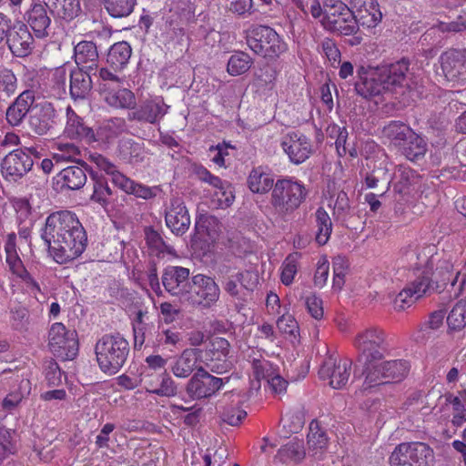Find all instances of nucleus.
I'll return each instance as SVG.
<instances>
[{
  "instance_id": "f257e3e1",
  "label": "nucleus",
  "mask_w": 466,
  "mask_h": 466,
  "mask_svg": "<svg viewBox=\"0 0 466 466\" xmlns=\"http://www.w3.org/2000/svg\"><path fill=\"white\" fill-rule=\"evenodd\" d=\"M49 253L58 264L77 258L86 249L87 238L76 215L68 210L50 214L41 234Z\"/></svg>"
},
{
  "instance_id": "f03ea898",
  "label": "nucleus",
  "mask_w": 466,
  "mask_h": 466,
  "mask_svg": "<svg viewBox=\"0 0 466 466\" xmlns=\"http://www.w3.org/2000/svg\"><path fill=\"white\" fill-rule=\"evenodd\" d=\"M408 70L409 64L405 60L377 67L361 66L358 70L359 80L355 84V89L365 98L378 96L388 91H396L408 86Z\"/></svg>"
},
{
  "instance_id": "7ed1b4c3",
  "label": "nucleus",
  "mask_w": 466,
  "mask_h": 466,
  "mask_svg": "<svg viewBox=\"0 0 466 466\" xmlns=\"http://www.w3.org/2000/svg\"><path fill=\"white\" fill-rule=\"evenodd\" d=\"M308 194L303 182L286 177L275 182L269 204L274 212L283 218L297 210L306 201Z\"/></svg>"
},
{
  "instance_id": "20e7f679",
  "label": "nucleus",
  "mask_w": 466,
  "mask_h": 466,
  "mask_svg": "<svg viewBox=\"0 0 466 466\" xmlns=\"http://www.w3.org/2000/svg\"><path fill=\"white\" fill-rule=\"evenodd\" d=\"M129 345L119 334L105 335L96 345V355L100 369L108 374H116L127 360Z\"/></svg>"
},
{
  "instance_id": "39448f33",
  "label": "nucleus",
  "mask_w": 466,
  "mask_h": 466,
  "mask_svg": "<svg viewBox=\"0 0 466 466\" xmlns=\"http://www.w3.org/2000/svg\"><path fill=\"white\" fill-rule=\"evenodd\" d=\"M89 159L98 169L109 175L113 184L127 194H131L144 199H150L156 196V188L137 183L127 177L118 171L116 167L104 156L93 153L90 154Z\"/></svg>"
},
{
  "instance_id": "423d86ee",
  "label": "nucleus",
  "mask_w": 466,
  "mask_h": 466,
  "mask_svg": "<svg viewBox=\"0 0 466 466\" xmlns=\"http://www.w3.org/2000/svg\"><path fill=\"white\" fill-rule=\"evenodd\" d=\"M196 233L192 238V247L202 250L203 253L211 252L215 245L220 240L223 226L219 220L198 207V216L195 224Z\"/></svg>"
},
{
  "instance_id": "0eeeda50",
  "label": "nucleus",
  "mask_w": 466,
  "mask_h": 466,
  "mask_svg": "<svg viewBox=\"0 0 466 466\" xmlns=\"http://www.w3.org/2000/svg\"><path fill=\"white\" fill-rule=\"evenodd\" d=\"M339 4L342 11L338 18H329L330 26L329 29H354V24L371 29L376 27L381 20L382 15L379 7H374L372 11L370 8L350 11L347 6H342L341 2H339ZM332 15L335 16L334 14Z\"/></svg>"
},
{
  "instance_id": "6e6552de",
  "label": "nucleus",
  "mask_w": 466,
  "mask_h": 466,
  "mask_svg": "<svg viewBox=\"0 0 466 466\" xmlns=\"http://www.w3.org/2000/svg\"><path fill=\"white\" fill-rule=\"evenodd\" d=\"M48 347L61 360H73L78 351L76 335L60 322L54 323L48 332Z\"/></svg>"
},
{
  "instance_id": "1a4fd4ad",
  "label": "nucleus",
  "mask_w": 466,
  "mask_h": 466,
  "mask_svg": "<svg viewBox=\"0 0 466 466\" xmlns=\"http://www.w3.org/2000/svg\"><path fill=\"white\" fill-rule=\"evenodd\" d=\"M219 294V288L212 278L198 274L191 279V286L185 300L194 306L207 309L218 301Z\"/></svg>"
},
{
  "instance_id": "9d476101",
  "label": "nucleus",
  "mask_w": 466,
  "mask_h": 466,
  "mask_svg": "<svg viewBox=\"0 0 466 466\" xmlns=\"http://www.w3.org/2000/svg\"><path fill=\"white\" fill-rule=\"evenodd\" d=\"M353 344L365 360H382L386 351L385 333L378 327L367 328L356 335Z\"/></svg>"
},
{
  "instance_id": "9b49d317",
  "label": "nucleus",
  "mask_w": 466,
  "mask_h": 466,
  "mask_svg": "<svg viewBox=\"0 0 466 466\" xmlns=\"http://www.w3.org/2000/svg\"><path fill=\"white\" fill-rule=\"evenodd\" d=\"M247 44L256 54L273 58L286 49L277 31H247Z\"/></svg>"
},
{
  "instance_id": "f8f14e48",
  "label": "nucleus",
  "mask_w": 466,
  "mask_h": 466,
  "mask_svg": "<svg viewBox=\"0 0 466 466\" xmlns=\"http://www.w3.org/2000/svg\"><path fill=\"white\" fill-rule=\"evenodd\" d=\"M352 361L348 358L328 357L319 369V374L322 380H329L334 389L343 388L351 374Z\"/></svg>"
},
{
  "instance_id": "ddd939ff",
  "label": "nucleus",
  "mask_w": 466,
  "mask_h": 466,
  "mask_svg": "<svg viewBox=\"0 0 466 466\" xmlns=\"http://www.w3.org/2000/svg\"><path fill=\"white\" fill-rule=\"evenodd\" d=\"M280 147L289 160L295 165L304 163L314 151L310 138L300 132L286 134L281 138Z\"/></svg>"
},
{
  "instance_id": "4468645a",
  "label": "nucleus",
  "mask_w": 466,
  "mask_h": 466,
  "mask_svg": "<svg viewBox=\"0 0 466 466\" xmlns=\"http://www.w3.org/2000/svg\"><path fill=\"white\" fill-rule=\"evenodd\" d=\"M198 175L200 180L208 183L213 187L210 208H226L233 203L235 195L228 182L222 181L204 167L198 169Z\"/></svg>"
},
{
  "instance_id": "2eb2a0df",
  "label": "nucleus",
  "mask_w": 466,
  "mask_h": 466,
  "mask_svg": "<svg viewBox=\"0 0 466 466\" xmlns=\"http://www.w3.org/2000/svg\"><path fill=\"white\" fill-rule=\"evenodd\" d=\"M445 78L458 85L466 84V50H449L440 57Z\"/></svg>"
},
{
  "instance_id": "dca6fc26",
  "label": "nucleus",
  "mask_w": 466,
  "mask_h": 466,
  "mask_svg": "<svg viewBox=\"0 0 466 466\" xmlns=\"http://www.w3.org/2000/svg\"><path fill=\"white\" fill-rule=\"evenodd\" d=\"M224 385L223 379L212 376L199 368L187 384V392L192 399H204L211 397Z\"/></svg>"
},
{
  "instance_id": "f3484780",
  "label": "nucleus",
  "mask_w": 466,
  "mask_h": 466,
  "mask_svg": "<svg viewBox=\"0 0 466 466\" xmlns=\"http://www.w3.org/2000/svg\"><path fill=\"white\" fill-rule=\"evenodd\" d=\"M140 382L143 389L150 394L158 397H173L177 392V387L175 380L166 371L158 373H140Z\"/></svg>"
},
{
  "instance_id": "a211bd4d",
  "label": "nucleus",
  "mask_w": 466,
  "mask_h": 466,
  "mask_svg": "<svg viewBox=\"0 0 466 466\" xmlns=\"http://www.w3.org/2000/svg\"><path fill=\"white\" fill-rule=\"evenodd\" d=\"M31 156L23 150H13L5 157L1 163L3 177L10 181H16L25 176L33 167Z\"/></svg>"
},
{
  "instance_id": "6ab92c4d",
  "label": "nucleus",
  "mask_w": 466,
  "mask_h": 466,
  "mask_svg": "<svg viewBox=\"0 0 466 466\" xmlns=\"http://www.w3.org/2000/svg\"><path fill=\"white\" fill-rule=\"evenodd\" d=\"M204 350L200 349H185L173 361L171 371L173 375L179 379L189 377L194 370L198 372L199 368H204L203 363Z\"/></svg>"
},
{
  "instance_id": "aec40b11",
  "label": "nucleus",
  "mask_w": 466,
  "mask_h": 466,
  "mask_svg": "<svg viewBox=\"0 0 466 466\" xmlns=\"http://www.w3.org/2000/svg\"><path fill=\"white\" fill-rule=\"evenodd\" d=\"M162 282L170 294L185 299L191 286L189 269L178 266H169L163 272Z\"/></svg>"
},
{
  "instance_id": "412c9836",
  "label": "nucleus",
  "mask_w": 466,
  "mask_h": 466,
  "mask_svg": "<svg viewBox=\"0 0 466 466\" xmlns=\"http://www.w3.org/2000/svg\"><path fill=\"white\" fill-rule=\"evenodd\" d=\"M166 225L170 230L179 236L186 233L190 226V217L184 202L175 198L166 211Z\"/></svg>"
},
{
  "instance_id": "4be33fe9",
  "label": "nucleus",
  "mask_w": 466,
  "mask_h": 466,
  "mask_svg": "<svg viewBox=\"0 0 466 466\" xmlns=\"http://www.w3.org/2000/svg\"><path fill=\"white\" fill-rule=\"evenodd\" d=\"M228 353V341L224 338L216 337L212 339L208 349L203 353V363L206 367L210 368L213 372L220 373L228 366L225 360Z\"/></svg>"
},
{
  "instance_id": "5701e85b",
  "label": "nucleus",
  "mask_w": 466,
  "mask_h": 466,
  "mask_svg": "<svg viewBox=\"0 0 466 466\" xmlns=\"http://www.w3.org/2000/svg\"><path fill=\"white\" fill-rule=\"evenodd\" d=\"M253 372L257 379V387L259 380H266L274 393L281 394L286 391L288 381L284 380L268 360H256L253 362Z\"/></svg>"
},
{
  "instance_id": "b1692460",
  "label": "nucleus",
  "mask_w": 466,
  "mask_h": 466,
  "mask_svg": "<svg viewBox=\"0 0 466 466\" xmlns=\"http://www.w3.org/2000/svg\"><path fill=\"white\" fill-rule=\"evenodd\" d=\"M419 262L416 264V270L419 272L418 278L410 282L406 288L413 293V297L418 299L428 294L432 289L431 275L432 274L433 262L427 256L418 257Z\"/></svg>"
},
{
  "instance_id": "393cba45",
  "label": "nucleus",
  "mask_w": 466,
  "mask_h": 466,
  "mask_svg": "<svg viewBox=\"0 0 466 466\" xmlns=\"http://www.w3.org/2000/svg\"><path fill=\"white\" fill-rule=\"evenodd\" d=\"M433 274L442 286L451 283L456 295L466 289V261L462 268L456 272L453 271V265L450 261H443Z\"/></svg>"
},
{
  "instance_id": "a878e982",
  "label": "nucleus",
  "mask_w": 466,
  "mask_h": 466,
  "mask_svg": "<svg viewBox=\"0 0 466 466\" xmlns=\"http://www.w3.org/2000/svg\"><path fill=\"white\" fill-rule=\"evenodd\" d=\"M168 107L161 96H155L143 102L138 109L132 112L131 117L155 124L167 113Z\"/></svg>"
},
{
  "instance_id": "bb28decb",
  "label": "nucleus",
  "mask_w": 466,
  "mask_h": 466,
  "mask_svg": "<svg viewBox=\"0 0 466 466\" xmlns=\"http://www.w3.org/2000/svg\"><path fill=\"white\" fill-rule=\"evenodd\" d=\"M64 135L71 139H83L87 143L96 140L93 130L83 124L82 119L71 107L66 108V124Z\"/></svg>"
},
{
  "instance_id": "cd10ccee",
  "label": "nucleus",
  "mask_w": 466,
  "mask_h": 466,
  "mask_svg": "<svg viewBox=\"0 0 466 466\" xmlns=\"http://www.w3.org/2000/svg\"><path fill=\"white\" fill-rule=\"evenodd\" d=\"M247 184L252 193L265 195L274 187V176L268 168L257 167L250 171Z\"/></svg>"
},
{
  "instance_id": "c85d7f7f",
  "label": "nucleus",
  "mask_w": 466,
  "mask_h": 466,
  "mask_svg": "<svg viewBox=\"0 0 466 466\" xmlns=\"http://www.w3.org/2000/svg\"><path fill=\"white\" fill-rule=\"evenodd\" d=\"M328 448V439L325 432L319 428V423L312 421L309 424L308 434V454L317 460L325 457Z\"/></svg>"
},
{
  "instance_id": "c756f323",
  "label": "nucleus",
  "mask_w": 466,
  "mask_h": 466,
  "mask_svg": "<svg viewBox=\"0 0 466 466\" xmlns=\"http://www.w3.org/2000/svg\"><path fill=\"white\" fill-rule=\"evenodd\" d=\"M225 399L229 400L231 405L226 407L222 412V420L231 426H238L247 416V412L238 406L245 399L240 396V392L233 390L225 394Z\"/></svg>"
},
{
  "instance_id": "7c9ffc66",
  "label": "nucleus",
  "mask_w": 466,
  "mask_h": 466,
  "mask_svg": "<svg viewBox=\"0 0 466 466\" xmlns=\"http://www.w3.org/2000/svg\"><path fill=\"white\" fill-rule=\"evenodd\" d=\"M413 130L400 121H391L382 129V137L396 147H400L409 139Z\"/></svg>"
},
{
  "instance_id": "2f4dec72",
  "label": "nucleus",
  "mask_w": 466,
  "mask_h": 466,
  "mask_svg": "<svg viewBox=\"0 0 466 466\" xmlns=\"http://www.w3.org/2000/svg\"><path fill=\"white\" fill-rule=\"evenodd\" d=\"M57 182L61 183L63 187L76 190L86 184V175L82 167L71 166L64 168L57 175Z\"/></svg>"
},
{
  "instance_id": "473e14b6",
  "label": "nucleus",
  "mask_w": 466,
  "mask_h": 466,
  "mask_svg": "<svg viewBox=\"0 0 466 466\" xmlns=\"http://www.w3.org/2000/svg\"><path fill=\"white\" fill-rule=\"evenodd\" d=\"M7 42L10 50L16 56H25L33 44V36L30 31H7Z\"/></svg>"
},
{
  "instance_id": "72a5a7b5",
  "label": "nucleus",
  "mask_w": 466,
  "mask_h": 466,
  "mask_svg": "<svg viewBox=\"0 0 466 466\" xmlns=\"http://www.w3.org/2000/svg\"><path fill=\"white\" fill-rule=\"evenodd\" d=\"M386 368L384 360H366L365 364V380L364 385L366 388H372L378 385L386 384L388 379L386 378Z\"/></svg>"
},
{
  "instance_id": "f704fd0d",
  "label": "nucleus",
  "mask_w": 466,
  "mask_h": 466,
  "mask_svg": "<svg viewBox=\"0 0 466 466\" xmlns=\"http://www.w3.org/2000/svg\"><path fill=\"white\" fill-rule=\"evenodd\" d=\"M105 101L116 108H131L136 106V97L127 88L106 89L103 93Z\"/></svg>"
},
{
  "instance_id": "c9c22d12",
  "label": "nucleus",
  "mask_w": 466,
  "mask_h": 466,
  "mask_svg": "<svg viewBox=\"0 0 466 466\" xmlns=\"http://www.w3.org/2000/svg\"><path fill=\"white\" fill-rule=\"evenodd\" d=\"M15 239L16 237L15 233L8 234L5 244V262L9 268V270L13 275L17 277L18 275H21V273H24L26 269L20 257L18 256Z\"/></svg>"
},
{
  "instance_id": "e433bc0d",
  "label": "nucleus",
  "mask_w": 466,
  "mask_h": 466,
  "mask_svg": "<svg viewBox=\"0 0 466 466\" xmlns=\"http://www.w3.org/2000/svg\"><path fill=\"white\" fill-rule=\"evenodd\" d=\"M445 400L452 407V424L461 426L466 421V389L460 390L457 395L447 393Z\"/></svg>"
},
{
  "instance_id": "4c0bfd02",
  "label": "nucleus",
  "mask_w": 466,
  "mask_h": 466,
  "mask_svg": "<svg viewBox=\"0 0 466 466\" xmlns=\"http://www.w3.org/2000/svg\"><path fill=\"white\" fill-rule=\"evenodd\" d=\"M399 149L410 160L415 161L424 157L427 152V143L414 131L409 139Z\"/></svg>"
},
{
  "instance_id": "58836bf2",
  "label": "nucleus",
  "mask_w": 466,
  "mask_h": 466,
  "mask_svg": "<svg viewBox=\"0 0 466 466\" xmlns=\"http://www.w3.org/2000/svg\"><path fill=\"white\" fill-rule=\"evenodd\" d=\"M28 93L21 94L6 111V120L12 126H18L30 108Z\"/></svg>"
},
{
  "instance_id": "ea45409f",
  "label": "nucleus",
  "mask_w": 466,
  "mask_h": 466,
  "mask_svg": "<svg viewBox=\"0 0 466 466\" xmlns=\"http://www.w3.org/2000/svg\"><path fill=\"white\" fill-rule=\"evenodd\" d=\"M131 47L127 42L114 44L107 55V62L116 70L123 69L131 56Z\"/></svg>"
},
{
  "instance_id": "a19ab883",
  "label": "nucleus",
  "mask_w": 466,
  "mask_h": 466,
  "mask_svg": "<svg viewBox=\"0 0 466 466\" xmlns=\"http://www.w3.org/2000/svg\"><path fill=\"white\" fill-rule=\"evenodd\" d=\"M46 6L52 14L63 19H72L79 9L78 0H46Z\"/></svg>"
},
{
  "instance_id": "79ce46f5",
  "label": "nucleus",
  "mask_w": 466,
  "mask_h": 466,
  "mask_svg": "<svg viewBox=\"0 0 466 466\" xmlns=\"http://www.w3.org/2000/svg\"><path fill=\"white\" fill-rule=\"evenodd\" d=\"M316 241L319 245L328 243L332 232V221L329 215L323 208H319L315 213Z\"/></svg>"
},
{
  "instance_id": "37998d69",
  "label": "nucleus",
  "mask_w": 466,
  "mask_h": 466,
  "mask_svg": "<svg viewBox=\"0 0 466 466\" xmlns=\"http://www.w3.org/2000/svg\"><path fill=\"white\" fill-rule=\"evenodd\" d=\"M253 59L245 52H235L230 56L227 64V72L232 76L247 73L253 65Z\"/></svg>"
},
{
  "instance_id": "c03bdc74",
  "label": "nucleus",
  "mask_w": 466,
  "mask_h": 466,
  "mask_svg": "<svg viewBox=\"0 0 466 466\" xmlns=\"http://www.w3.org/2000/svg\"><path fill=\"white\" fill-rule=\"evenodd\" d=\"M70 94L75 98L84 97L91 88L90 77L80 69L69 71Z\"/></svg>"
},
{
  "instance_id": "a18cd8bd",
  "label": "nucleus",
  "mask_w": 466,
  "mask_h": 466,
  "mask_svg": "<svg viewBox=\"0 0 466 466\" xmlns=\"http://www.w3.org/2000/svg\"><path fill=\"white\" fill-rule=\"evenodd\" d=\"M98 57L96 45L91 41H81L75 46V60L78 66L91 63L92 68Z\"/></svg>"
},
{
  "instance_id": "49530a36",
  "label": "nucleus",
  "mask_w": 466,
  "mask_h": 466,
  "mask_svg": "<svg viewBox=\"0 0 466 466\" xmlns=\"http://www.w3.org/2000/svg\"><path fill=\"white\" fill-rule=\"evenodd\" d=\"M412 466H433V450L424 442H410Z\"/></svg>"
},
{
  "instance_id": "de8ad7c7",
  "label": "nucleus",
  "mask_w": 466,
  "mask_h": 466,
  "mask_svg": "<svg viewBox=\"0 0 466 466\" xmlns=\"http://www.w3.org/2000/svg\"><path fill=\"white\" fill-rule=\"evenodd\" d=\"M305 454L302 441L292 440L279 450L277 457L282 462L289 463L300 461Z\"/></svg>"
},
{
  "instance_id": "09e8293b",
  "label": "nucleus",
  "mask_w": 466,
  "mask_h": 466,
  "mask_svg": "<svg viewBox=\"0 0 466 466\" xmlns=\"http://www.w3.org/2000/svg\"><path fill=\"white\" fill-rule=\"evenodd\" d=\"M391 171L392 164L386 157H383L379 161V166L374 167L372 174L367 176L365 180L367 187H376L380 179L388 180L390 183L392 180Z\"/></svg>"
},
{
  "instance_id": "8fccbe9b",
  "label": "nucleus",
  "mask_w": 466,
  "mask_h": 466,
  "mask_svg": "<svg viewBox=\"0 0 466 466\" xmlns=\"http://www.w3.org/2000/svg\"><path fill=\"white\" fill-rule=\"evenodd\" d=\"M26 21L31 29H46L51 23L45 6L41 4H35L26 13Z\"/></svg>"
},
{
  "instance_id": "3c124183",
  "label": "nucleus",
  "mask_w": 466,
  "mask_h": 466,
  "mask_svg": "<svg viewBox=\"0 0 466 466\" xmlns=\"http://www.w3.org/2000/svg\"><path fill=\"white\" fill-rule=\"evenodd\" d=\"M384 364L389 383L403 380L410 370V364L404 360H384Z\"/></svg>"
},
{
  "instance_id": "603ef678",
  "label": "nucleus",
  "mask_w": 466,
  "mask_h": 466,
  "mask_svg": "<svg viewBox=\"0 0 466 466\" xmlns=\"http://www.w3.org/2000/svg\"><path fill=\"white\" fill-rule=\"evenodd\" d=\"M447 323L453 330H460L466 326V299H461L453 306L447 317Z\"/></svg>"
},
{
  "instance_id": "864d4df0",
  "label": "nucleus",
  "mask_w": 466,
  "mask_h": 466,
  "mask_svg": "<svg viewBox=\"0 0 466 466\" xmlns=\"http://www.w3.org/2000/svg\"><path fill=\"white\" fill-rule=\"evenodd\" d=\"M105 8L113 17H124L130 15L136 0H103Z\"/></svg>"
},
{
  "instance_id": "5fc2aeb1",
  "label": "nucleus",
  "mask_w": 466,
  "mask_h": 466,
  "mask_svg": "<svg viewBox=\"0 0 466 466\" xmlns=\"http://www.w3.org/2000/svg\"><path fill=\"white\" fill-rule=\"evenodd\" d=\"M300 254L298 252L289 254L282 263L280 279L281 282L289 286L290 285L298 272L299 261Z\"/></svg>"
},
{
  "instance_id": "6e6d98bb",
  "label": "nucleus",
  "mask_w": 466,
  "mask_h": 466,
  "mask_svg": "<svg viewBox=\"0 0 466 466\" xmlns=\"http://www.w3.org/2000/svg\"><path fill=\"white\" fill-rule=\"evenodd\" d=\"M349 268V262L346 258L337 256L333 258V281L332 289L340 291L345 284V278Z\"/></svg>"
},
{
  "instance_id": "4d7b16f0",
  "label": "nucleus",
  "mask_w": 466,
  "mask_h": 466,
  "mask_svg": "<svg viewBox=\"0 0 466 466\" xmlns=\"http://www.w3.org/2000/svg\"><path fill=\"white\" fill-rule=\"evenodd\" d=\"M410 442L399 444L390 457V466H412Z\"/></svg>"
},
{
  "instance_id": "13d9d810",
  "label": "nucleus",
  "mask_w": 466,
  "mask_h": 466,
  "mask_svg": "<svg viewBox=\"0 0 466 466\" xmlns=\"http://www.w3.org/2000/svg\"><path fill=\"white\" fill-rule=\"evenodd\" d=\"M17 80L14 73L6 68L0 70V99L5 100L15 93Z\"/></svg>"
},
{
  "instance_id": "bf43d9fd",
  "label": "nucleus",
  "mask_w": 466,
  "mask_h": 466,
  "mask_svg": "<svg viewBox=\"0 0 466 466\" xmlns=\"http://www.w3.org/2000/svg\"><path fill=\"white\" fill-rule=\"evenodd\" d=\"M80 157L79 147L75 143H56V151L53 158L58 162L74 161Z\"/></svg>"
},
{
  "instance_id": "052dcab7",
  "label": "nucleus",
  "mask_w": 466,
  "mask_h": 466,
  "mask_svg": "<svg viewBox=\"0 0 466 466\" xmlns=\"http://www.w3.org/2000/svg\"><path fill=\"white\" fill-rule=\"evenodd\" d=\"M30 381L27 379H23L20 381L19 389L10 392L3 400V407L5 410H12L16 407L25 394L30 392Z\"/></svg>"
},
{
  "instance_id": "680f3d73",
  "label": "nucleus",
  "mask_w": 466,
  "mask_h": 466,
  "mask_svg": "<svg viewBox=\"0 0 466 466\" xmlns=\"http://www.w3.org/2000/svg\"><path fill=\"white\" fill-rule=\"evenodd\" d=\"M277 327L280 332L289 336V339H297L299 329L297 320L292 315L284 312L281 317L278 319Z\"/></svg>"
},
{
  "instance_id": "e2e57ef3",
  "label": "nucleus",
  "mask_w": 466,
  "mask_h": 466,
  "mask_svg": "<svg viewBox=\"0 0 466 466\" xmlns=\"http://www.w3.org/2000/svg\"><path fill=\"white\" fill-rule=\"evenodd\" d=\"M157 346H173L176 347L182 340V336L178 331L171 329H164L158 331L157 338Z\"/></svg>"
},
{
  "instance_id": "0e129e2a",
  "label": "nucleus",
  "mask_w": 466,
  "mask_h": 466,
  "mask_svg": "<svg viewBox=\"0 0 466 466\" xmlns=\"http://www.w3.org/2000/svg\"><path fill=\"white\" fill-rule=\"evenodd\" d=\"M329 274V263L326 256H321L317 263V268L314 275V283L317 287L325 286Z\"/></svg>"
},
{
  "instance_id": "69168bd1",
  "label": "nucleus",
  "mask_w": 466,
  "mask_h": 466,
  "mask_svg": "<svg viewBox=\"0 0 466 466\" xmlns=\"http://www.w3.org/2000/svg\"><path fill=\"white\" fill-rule=\"evenodd\" d=\"M167 359L163 358L161 355L153 354L149 355L145 359L146 365L144 366L141 372H148V373H158L157 370H165L167 365Z\"/></svg>"
},
{
  "instance_id": "338daca9",
  "label": "nucleus",
  "mask_w": 466,
  "mask_h": 466,
  "mask_svg": "<svg viewBox=\"0 0 466 466\" xmlns=\"http://www.w3.org/2000/svg\"><path fill=\"white\" fill-rule=\"evenodd\" d=\"M145 239L149 248L154 252H163L166 248L160 234L153 228H146Z\"/></svg>"
},
{
  "instance_id": "774afa93",
  "label": "nucleus",
  "mask_w": 466,
  "mask_h": 466,
  "mask_svg": "<svg viewBox=\"0 0 466 466\" xmlns=\"http://www.w3.org/2000/svg\"><path fill=\"white\" fill-rule=\"evenodd\" d=\"M416 300L417 298L413 297V293L411 290L408 289L406 287L399 292L396 296L393 305L396 310H403L406 308L410 307Z\"/></svg>"
}]
</instances>
